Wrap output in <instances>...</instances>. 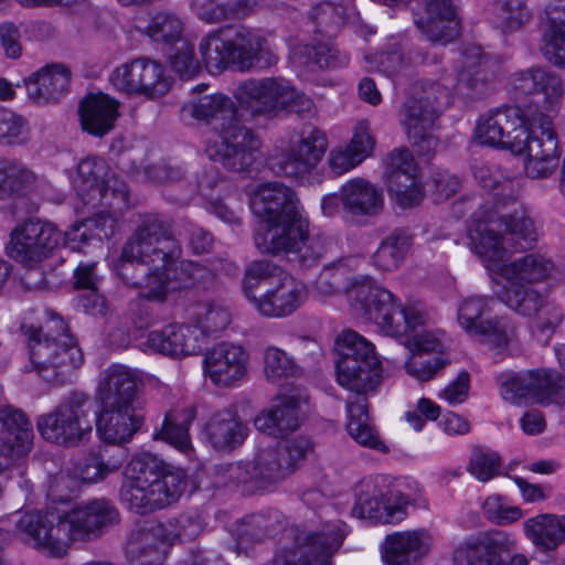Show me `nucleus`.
I'll return each instance as SVG.
<instances>
[{"instance_id":"obj_1","label":"nucleus","mask_w":565,"mask_h":565,"mask_svg":"<svg viewBox=\"0 0 565 565\" xmlns=\"http://www.w3.org/2000/svg\"><path fill=\"white\" fill-rule=\"evenodd\" d=\"M181 246L173 222L159 213L138 216L136 227L121 250L118 275L127 284L143 288L149 299L163 301L174 291L203 284L212 270L234 275L237 266L220 258L209 269L192 260H180Z\"/></svg>"},{"instance_id":"obj_2","label":"nucleus","mask_w":565,"mask_h":565,"mask_svg":"<svg viewBox=\"0 0 565 565\" xmlns=\"http://www.w3.org/2000/svg\"><path fill=\"white\" fill-rule=\"evenodd\" d=\"M476 181L492 196L493 212L476 220L469 228L470 249L493 274H501L510 254L530 249L537 239L532 218L519 209L521 179L500 166L481 163L475 167Z\"/></svg>"},{"instance_id":"obj_3","label":"nucleus","mask_w":565,"mask_h":565,"mask_svg":"<svg viewBox=\"0 0 565 565\" xmlns=\"http://www.w3.org/2000/svg\"><path fill=\"white\" fill-rule=\"evenodd\" d=\"M250 210L259 220L253 239L260 254L312 266L329 253L331 239L310 234V221L303 206L285 184L258 185L250 198Z\"/></svg>"},{"instance_id":"obj_4","label":"nucleus","mask_w":565,"mask_h":565,"mask_svg":"<svg viewBox=\"0 0 565 565\" xmlns=\"http://www.w3.org/2000/svg\"><path fill=\"white\" fill-rule=\"evenodd\" d=\"M15 534L40 554L64 557L76 542H89L118 522L119 513L106 499H93L68 510L14 515Z\"/></svg>"},{"instance_id":"obj_5","label":"nucleus","mask_w":565,"mask_h":565,"mask_svg":"<svg viewBox=\"0 0 565 565\" xmlns=\"http://www.w3.org/2000/svg\"><path fill=\"white\" fill-rule=\"evenodd\" d=\"M184 119L203 121L217 135L209 141L205 152L225 169L249 172L262 157L263 139L238 118V106L222 93L194 96L181 107Z\"/></svg>"},{"instance_id":"obj_6","label":"nucleus","mask_w":565,"mask_h":565,"mask_svg":"<svg viewBox=\"0 0 565 565\" xmlns=\"http://www.w3.org/2000/svg\"><path fill=\"white\" fill-rule=\"evenodd\" d=\"M482 61L481 47L470 45L461 55L459 62L462 66L457 71L456 81L451 76H443L440 81L425 78L413 84L401 110L399 121L420 153L428 154L436 149L438 140L431 135V129L450 104L452 89L465 85L479 93L484 86V77L477 68Z\"/></svg>"},{"instance_id":"obj_7","label":"nucleus","mask_w":565,"mask_h":565,"mask_svg":"<svg viewBox=\"0 0 565 565\" xmlns=\"http://www.w3.org/2000/svg\"><path fill=\"white\" fill-rule=\"evenodd\" d=\"M74 186L84 205L98 209L93 217L73 224L65 232V246L79 252L92 241L100 243L111 237L129 202L126 183L114 177L106 178L105 162L97 158H86L78 163Z\"/></svg>"},{"instance_id":"obj_8","label":"nucleus","mask_w":565,"mask_h":565,"mask_svg":"<svg viewBox=\"0 0 565 565\" xmlns=\"http://www.w3.org/2000/svg\"><path fill=\"white\" fill-rule=\"evenodd\" d=\"M475 139L492 148L524 154L525 172L533 179L551 175L558 164V142L541 134L527 122L526 114L515 106H505L481 115L475 128Z\"/></svg>"},{"instance_id":"obj_9","label":"nucleus","mask_w":565,"mask_h":565,"mask_svg":"<svg viewBox=\"0 0 565 565\" xmlns=\"http://www.w3.org/2000/svg\"><path fill=\"white\" fill-rule=\"evenodd\" d=\"M140 385L138 373L121 364L110 365L100 373L96 392L99 412L95 426L103 441L122 445L141 429L145 414Z\"/></svg>"},{"instance_id":"obj_10","label":"nucleus","mask_w":565,"mask_h":565,"mask_svg":"<svg viewBox=\"0 0 565 565\" xmlns=\"http://www.w3.org/2000/svg\"><path fill=\"white\" fill-rule=\"evenodd\" d=\"M185 484L182 470L168 466L152 454H140L126 466L120 499L129 510L145 514L175 502Z\"/></svg>"},{"instance_id":"obj_11","label":"nucleus","mask_w":565,"mask_h":565,"mask_svg":"<svg viewBox=\"0 0 565 565\" xmlns=\"http://www.w3.org/2000/svg\"><path fill=\"white\" fill-rule=\"evenodd\" d=\"M352 307L375 322L383 333L405 337L427 328V315L419 302L402 307L399 299L371 276L355 278L348 289Z\"/></svg>"},{"instance_id":"obj_12","label":"nucleus","mask_w":565,"mask_h":565,"mask_svg":"<svg viewBox=\"0 0 565 565\" xmlns=\"http://www.w3.org/2000/svg\"><path fill=\"white\" fill-rule=\"evenodd\" d=\"M22 331L33 369L43 380H63L83 364V352L60 316L47 311L44 324H23Z\"/></svg>"},{"instance_id":"obj_13","label":"nucleus","mask_w":565,"mask_h":565,"mask_svg":"<svg viewBox=\"0 0 565 565\" xmlns=\"http://www.w3.org/2000/svg\"><path fill=\"white\" fill-rule=\"evenodd\" d=\"M340 359L337 381L343 388L356 394L373 392L383 380L382 363L372 342L353 330L337 338Z\"/></svg>"},{"instance_id":"obj_14","label":"nucleus","mask_w":565,"mask_h":565,"mask_svg":"<svg viewBox=\"0 0 565 565\" xmlns=\"http://www.w3.org/2000/svg\"><path fill=\"white\" fill-rule=\"evenodd\" d=\"M93 402L83 392H73L57 406L36 419V428L43 439L63 447H76L87 443L93 433Z\"/></svg>"},{"instance_id":"obj_15","label":"nucleus","mask_w":565,"mask_h":565,"mask_svg":"<svg viewBox=\"0 0 565 565\" xmlns=\"http://www.w3.org/2000/svg\"><path fill=\"white\" fill-rule=\"evenodd\" d=\"M513 84L521 93L533 95L524 110L529 125L537 127L545 137L557 140L553 121L564 94L559 76L552 71L533 67L515 74Z\"/></svg>"},{"instance_id":"obj_16","label":"nucleus","mask_w":565,"mask_h":565,"mask_svg":"<svg viewBox=\"0 0 565 565\" xmlns=\"http://www.w3.org/2000/svg\"><path fill=\"white\" fill-rule=\"evenodd\" d=\"M497 296L510 310L531 319V333L541 342H548L565 320L563 306L532 286L512 285Z\"/></svg>"},{"instance_id":"obj_17","label":"nucleus","mask_w":565,"mask_h":565,"mask_svg":"<svg viewBox=\"0 0 565 565\" xmlns=\"http://www.w3.org/2000/svg\"><path fill=\"white\" fill-rule=\"evenodd\" d=\"M349 526L341 520L327 522L316 530L297 531L290 547L277 555L273 565H332Z\"/></svg>"},{"instance_id":"obj_18","label":"nucleus","mask_w":565,"mask_h":565,"mask_svg":"<svg viewBox=\"0 0 565 565\" xmlns=\"http://www.w3.org/2000/svg\"><path fill=\"white\" fill-rule=\"evenodd\" d=\"M324 216L342 215L344 218H369L377 216L384 207L383 191L371 181L354 178L347 181L337 193H330L321 200Z\"/></svg>"},{"instance_id":"obj_19","label":"nucleus","mask_w":565,"mask_h":565,"mask_svg":"<svg viewBox=\"0 0 565 565\" xmlns=\"http://www.w3.org/2000/svg\"><path fill=\"white\" fill-rule=\"evenodd\" d=\"M109 79L116 90L147 99L164 96L172 85L166 67L149 57H137L120 64L111 72Z\"/></svg>"},{"instance_id":"obj_20","label":"nucleus","mask_w":565,"mask_h":565,"mask_svg":"<svg viewBox=\"0 0 565 565\" xmlns=\"http://www.w3.org/2000/svg\"><path fill=\"white\" fill-rule=\"evenodd\" d=\"M61 244L65 246V233L62 234L54 224L28 220L11 233L7 253L18 263L32 265L46 258Z\"/></svg>"},{"instance_id":"obj_21","label":"nucleus","mask_w":565,"mask_h":565,"mask_svg":"<svg viewBox=\"0 0 565 565\" xmlns=\"http://www.w3.org/2000/svg\"><path fill=\"white\" fill-rule=\"evenodd\" d=\"M407 504L408 500L399 491L369 479L358 486L351 514L373 523L396 524L405 519Z\"/></svg>"},{"instance_id":"obj_22","label":"nucleus","mask_w":565,"mask_h":565,"mask_svg":"<svg viewBox=\"0 0 565 565\" xmlns=\"http://www.w3.org/2000/svg\"><path fill=\"white\" fill-rule=\"evenodd\" d=\"M289 92V81L284 77L249 78L236 87L234 97L253 119L274 118Z\"/></svg>"},{"instance_id":"obj_23","label":"nucleus","mask_w":565,"mask_h":565,"mask_svg":"<svg viewBox=\"0 0 565 565\" xmlns=\"http://www.w3.org/2000/svg\"><path fill=\"white\" fill-rule=\"evenodd\" d=\"M501 397L515 405L551 404L553 371L547 369L501 373L497 376Z\"/></svg>"},{"instance_id":"obj_24","label":"nucleus","mask_w":565,"mask_h":565,"mask_svg":"<svg viewBox=\"0 0 565 565\" xmlns=\"http://www.w3.org/2000/svg\"><path fill=\"white\" fill-rule=\"evenodd\" d=\"M249 353L239 345L222 342L205 353L203 372L217 387L228 388L242 382L248 372Z\"/></svg>"},{"instance_id":"obj_25","label":"nucleus","mask_w":565,"mask_h":565,"mask_svg":"<svg viewBox=\"0 0 565 565\" xmlns=\"http://www.w3.org/2000/svg\"><path fill=\"white\" fill-rule=\"evenodd\" d=\"M230 477L258 490H271L290 476L278 448L259 450L253 460L231 463Z\"/></svg>"},{"instance_id":"obj_26","label":"nucleus","mask_w":565,"mask_h":565,"mask_svg":"<svg viewBox=\"0 0 565 565\" xmlns=\"http://www.w3.org/2000/svg\"><path fill=\"white\" fill-rule=\"evenodd\" d=\"M306 285L282 271L274 277L269 287L258 298H254L253 306L265 317L284 318L294 313L307 299Z\"/></svg>"},{"instance_id":"obj_27","label":"nucleus","mask_w":565,"mask_h":565,"mask_svg":"<svg viewBox=\"0 0 565 565\" xmlns=\"http://www.w3.org/2000/svg\"><path fill=\"white\" fill-rule=\"evenodd\" d=\"M327 147V137L321 130H305L281 157L279 169L287 177L306 180L321 162Z\"/></svg>"},{"instance_id":"obj_28","label":"nucleus","mask_w":565,"mask_h":565,"mask_svg":"<svg viewBox=\"0 0 565 565\" xmlns=\"http://www.w3.org/2000/svg\"><path fill=\"white\" fill-rule=\"evenodd\" d=\"M205 344L203 329L194 324L178 323L151 331L145 343L154 352L178 359L199 354Z\"/></svg>"},{"instance_id":"obj_29","label":"nucleus","mask_w":565,"mask_h":565,"mask_svg":"<svg viewBox=\"0 0 565 565\" xmlns=\"http://www.w3.org/2000/svg\"><path fill=\"white\" fill-rule=\"evenodd\" d=\"M433 545L434 536L426 529L396 531L385 536L382 557L386 565H416L429 554Z\"/></svg>"},{"instance_id":"obj_30","label":"nucleus","mask_w":565,"mask_h":565,"mask_svg":"<svg viewBox=\"0 0 565 565\" xmlns=\"http://www.w3.org/2000/svg\"><path fill=\"white\" fill-rule=\"evenodd\" d=\"M300 403L298 393L278 395L268 408L255 417V428L275 438L294 433L300 426Z\"/></svg>"},{"instance_id":"obj_31","label":"nucleus","mask_w":565,"mask_h":565,"mask_svg":"<svg viewBox=\"0 0 565 565\" xmlns=\"http://www.w3.org/2000/svg\"><path fill=\"white\" fill-rule=\"evenodd\" d=\"M415 23L429 41L443 45L455 40L459 33L457 10L451 0H425Z\"/></svg>"},{"instance_id":"obj_32","label":"nucleus","mask_w":565,"mask_h":565,"mask_svg":"<svg viewBox=\"0 0 565 565\" xmlns=\"http://www.w3.org/2000/svg\"><path fill=\"white\" fill-rule=\"evenodd\" d=\"M234 65L241 71L267 68L278 61L275 47L256 31L239 30L233 38Z\"/></svg>"},{"instance_id":"obj_33","label":"nucleus","mask_w":565,"mask_h":565,"mask_svg":"<svg viewBox=\"0 0 565 565\" xmlns=\"http://www.w3.org/2000/svg\"><path fill=\"white\" fill-rule=\"evenodd\" d=\"M0 423V443L17 461L25 458L31 452L34 440L33 427L25 414L12 405L1 404Z\"/></svg>"},{"instance_id":"obj_34","label":"nucleus","mask_w":565,"mask_h":565,"mask_svg":"<svg viewBox=\"0 0 565 565\" xmlns=\"http://www.w3.org/2000/svg\"><path fill=\"white\" fill-rule=\"evenodd\" d=\"M204 431L214 449L228 451L244 443L248 427L234 409L226 408L211 416Z\"/></svg>"},{"instance_id":"obj_35","label":"nucleus","mask_w":565,"mask_h":565,"mask_svg":"<svg viewBox=\"0 0 565 565\" xmlns=\"http://www.w3.org/2000/svg\"><path fill=\"white\" fill-rule=\"evenodd\" d=\"M555 270L553 260L540 253H530L507 263L500 276L507 281L501 289L512 285L541 282L550 278Z\"/></svg>"},{"instance_id":"obj_36","label":"nucleus","mask_w":565,"mask_h":565,"mask_svg":"<svg viewBox=\"0 0 565 565\" xmlns=\"http://www.w3.org/2000/svg\"><path fill=\"white\" fill-rule=\"evenodd\" d=\"M475 547L483 551L478 565H530L529 557L516 551V537L504 531L482 533V540Z\"/></svg>"},{"instance_id":"obj_37","label":"nucleus","mask_w":565,"mask_h":565,"mask_svg":"<svg viewBox=\"0 0 565 565\" xmlns=\"http://www.w3.org/2000/svg\"><path fill=\"white\" fill-rule=\"evenodd\" d=\"M83 129L90 135L102 137L108 134L118 117V103L104 95H89L79 107Z\"/></svg>"},{"instance_id":"obj_38","label":"nucleus","mask_w":565,"mask_h":565,"mask_svg":"<svg viewBox=\"0 0 565 565\" xmlns=\"http://www.w3.org/2000/svg\"><path fill=\"white\" fill-rule=\"evenodd\" d=\"M196 409L193 405L177 406L164 416L161 428L153 434L154 439H161L186 456H191L193 447L189 427L194 420Z\"/></svg>"},{"instance_id":"obj_39","label":"nucleus","mask_w":565,"mask_h":565,"mask_svg":"<svg viewBox=\"0 0 565 565\" xmlns=\"http://www.w3.org/2000/svg\"><path fill=\"white\" fill-rule=\"evenodd\" d=\"M70 72L62 65H49L24 79L28 96L36 102H50L66 93Z\"/></svg>"},{"instance_id":"obj_40","label":"nucleus","mask_w":565,"mask_h":565,"mask_svg":"<svg viewBox=\"0 0 565 565\" xmlns=\"http://www.w3.org/2000/svg\"><path fill=\"white\" fill-rule=\"evenodd\" d=\"M523 532L529 541L544 551H554L565 542V513H543L523 522Z\"/></svg>"},{"instance_id":"obj_41","label":"nucleus","mask_w":565,"mask_h":565,"mask_svg":"<svg viewBox=\"0 0 565 565\" xmlns=\"http://www.w3.org/2000/svg\"><path fill=\"white\" fill-rule=\"evenodd\" d=\"M296 67L316 72L324 67H342L349 64V56L324 43L296 44L290 52Z\"/></svg>"},{"instance_id":"obj_42","label":"nucleus","mask_w":565,"mask_h":565,"mask_svg":"<svg viewBox=\"0 0 565 565\" xmlns=\"http://www.w3.org/2000/svg\"><path fill=\"white\" fill-rule=\"evenodd\" d=\"M413 245L412 236L402 230L387 235L372 255L371 262L375 269L383 273L396 270L404 262Z\"/></svg>"},{"instance_id":"obj_43","label":"nucleus","mask_w":565,"mask_h":565,"mask_svg":"<svg viewBox=\"0 0 565 565\" xmlns=\"http://www.w3.org/2000/svg\"><path fill=\"white\" fill-rule=\"evenodd\" d=\"M347 412L349 416L347 430L359 445L380 451L387 450L377 430L370 422L366 403L362 401L348 403Z\"/></svg>"},{"instance_id":"obj_44","label":"nucleus","mask_w":565,"mask_h":565,"mask_svg":"<svg viewBox=\"0 0 565 565\" xmlns=\"http://www.w3.org/2000/svg\"><path fill=\"white\" fill-rule=\"evenodd\" d=\"M199 52L202 63L212 74L222 72L231 64L234 65L233 40L224 39L221 31L210 32L202 38Z\"/></svg>"},{"instance_id":"obj_45","label":"nucleus","mask_w":565,"mask_h":565,"mask_svg":"<svg viewBox=\"0 0 565 565\" xmlns=\"http://www.w3.org/2000/svg\"><path fill=\"white\" fill-rule=\"evenodd\" d=\"M140 31L153 42L173 44L182 39L184 21L175 12L161 10L156 12Z\"/></svg>"},{"instance_id":"obj_46","label":"nucleus","mask_w":565,"mask_h":565,"mask_svg":"<svg viewBox=\"0 0 565 565\" xmlns=\"http://www.w3.org/2000/svg\"><path fill=\"white\" fill-rule=\"evenodd\" d=\"M470 337L499 353L503 352L515 337V328L507 317H492L477 328Z\"/></svg>"},{"instance_id":"obj_47","label":"nucleus","mask_w":565,"mask_h":565,"mask_svg":"<svg viewBox=\"0 0 565 565\" xmlns=\"http://www.w3.org/2000/svg\"><path fill=\"white\" fill-rule=\"evenodd\" d=\"M42 180L24 163L9 159L3 199L22 198L36 192Z\"/></svg>"},{"instance_id":"obj_48","label":"nucleus","mask_w":565,"mask_h":565,"mask_svg":"<svg viewBox=\"0 0 565 565\" xmlns=\"http://www.w3.org/2000/svg\"><path fill=\"white\" fill-rule=\"evenodd\" d=\"M169 545L161 523L134 531L127 542L126 551L132 558L150 555L160 546Z\"/></svg>"},{"instance_id":"obj_49","label":"nucleus","mask_w":565,"mask_h":565,"mask_svg":"<svg viewBox=\"0 0 565 565\" xmlns=\"http://www.w3.org/2000/svg\"><path fill=\"white\" fill-rule=\"evenodd\" d=\"M493 299L489 296L471 295L463 298L458 305L457 319L459 326L472 334L486 320L483 316L491 311Z\"/></svg>"},{"instance_id":"obj_50","label":"nucleus","mask_w":565,"mask_h":565,"mask_svg":"<svg viewBox=\"0 0 565 565\" xmlns=\"http://www.w3.org/2000/svg\"><path fill=\"white\" fill-rule=\"evenodd\" d=\"M298 366L288 353L277 347H267L264 351V374L268 382L279 384L296 376Z\"/></svg>"},{"instance_id":"obj_51","label":"nucleus","mask_w":565,"mask_h":565,"mask_svg":"<svg viewBox=\"0 0 565 565\" xmlns=\"http://www.w3.org/2000/svg\"><path fill=\"white\" fill-rule=\"evenodd\" d=\"M386 183L397 180L402 184L419 182L418 168L407 149L393 150L385 160Z\"/></svg>"},{"instance_id":"obj_52","label":"nucleus","mask_w":565,"mask_h":565,"mask_svg":"<svg viewBox=\"0 0 565 565\" xmlns=\"http://www.w3.org/2000/svg\"><path fill=\"white\" fill-rule=\"evenodd\" d=\"M284 270L268 260H255L250 263L246 270L243 280V291L248 301L253 305L254 298H258L255 289L259 284L264 282L269 287L274 277L278 276Z\"/></svg>"},{"instance_id":"obj_53","label":"nucleus","mask_w":565,"mask_h":565,"mask_svg":"<svg viewBox=\"0 0 565 565\" xmlns=\"http://www.w3.org/2000/svg\"><path fill=\"white\" fill-rule=\"evenodd\" d=\"M164 527L169 545L175 541H191L195 539L203 529V520L198 513L182 514L177 519L161 523Z\"/></svg>"},{"instance_id":"obj_54","label":"nucleus","mask_w":565,"mask_h":565,"mask_svg":"<svg viewBox=\"0 0 565 565\" xmlns=\"http://www.w3.org/2000/svg\"><path fill=\"white\" fill-rule=\"evenodd\" d=\"M449 364L447 355L424 359L423 354L411 353L404 367L406 373L419 382H427L437 376Z\"/></svg>"},{"instance_id":"obj_55","label":"nucleus","mask_w":565,"mask_h":565,"mask_svg":"<svg viewBox=\"0 0 565 565\" xmlns=\"http://www.w3.org/2000/svg\"><path fill=\"white\" fill-rule=\"evenodd\" d=\"M500 11L497 23L505 33L521 30L532 18L526 0H504Z\"/></svg>"},{"instance_id":"obj_56","label":"nucleus","mask_w":565,"mask_h":565,"mask_svg":"<svg viewBox=\"0 0 565 565\" xmlns=\"http://www.w3.org/2000/svg\"><path fill=\"white\" fill-rule=\"evenodd\" d=\"M124 461V455L110 457L107 460L100 455H93L84 461L79 475L84 482L96 483L109 473L117 471Z\"/></svg>"},{"instance_id":"obj_57","label":"nucleus","mask_w":565,"mask_h":565,"mask_svg":"<svg viewBox=\"0 0 565 565\" xmlns=\"http://www.w3.org/2000/svg\"><path fill=\"white\" fill-rule=\"evenodd\" d=\"M405 345L411 353H436L437 355H446L444 352V332L439 330L423 328L414 334H408L405 340Z\"/></svg>"},{"instance_id":"obj_58","label":"nucleus","mask_w":565,"mask_h":565,"mask_svg":"<svg viewBox=\"0 0 565 565\" xmlns=\"http://www.w3.org/2000/svg\"><path fill=\"white\" fill-rule=\"evenodd\" d=\"M500 468L501 458L497 452L476 449L471 455L467 469L476 479L487 482L500 473Z\"/></svg>"},{"instance_id":"obj_59","label":"nucleus","mask_w":565,"mask_h":565,"mask_svg":"<svg viewBox=\"0 0 565 565\" xmlns=\"http://www.w3.org/2000/svg\"><path fill=\"white\" fill-rule=\"evenodd\" d=\"M482 509L488 520L498 525L513 523L522 516L518 507L511 505L504 497L499 494L488 497L482 504Z\"/></svg>"},{"instance_id":"obj_60","label":"nucleus","mask_w":565,"mask_h":565,"mask_svg":"<svg viewBox=\"0 0 565 565\" xmlns=\"http://www.w3.org/2000/svg\"><path fill=\"white\" fill-rule=\"evenodd\" d=\"M277 448L279 449L282 461L291 476L306 460V458L313 452L315 445L309 437L297 436L286 441L282 447Z\"/></svg>"},{"instance_id":"obj_61","label":"nucleus","mask_w":565,"mask_h":565,"mask_svg":"<svg viewBox=\"0 0 565 565\" xmlns=\"http://www.w3.org/2000/svg\"><path fill=\"white\" fill-rule=\"evenodd\" d=\"M195 316V326L203 329L205 337L225 329L231 322V315L225 308L211 303L199 306Z\"/></svg>"},{"instance_id":"obj_62","label":"nucleus","mask_w":565,"mask_h":565,"mask_svg":"<svg viewBox=\"0 0 565 565\" xmlns=\"http://www.w3.org/2000/svg\"><path fill=\"white\" fill-rule=\"evenodd\" d=\"M26 132V120L15 113L0 107V140L7 143L22 141Z\"/></svg>"},{"instance_id":"obj_63","label":"nucleus","mask_w":565,"mask_h":565,"mask_svg":"<svg viewBox=\"0 0 565 565\" xmlns=\"http://www.w3.org/2000/svg\"><path fill=\"white\" fill-rule=\"evenodd\" d=\"M386 184L390 194L402 207L415 206L419 204L424 198V189L420 181L402 184L395 179Z\"/></svg>"},{"instance_id":"obj_64","label":"nucleus","mask_w":565,"mask_h":565,"mask_svg":"<svg viewBox=\"0 0 565 565\" xmlns=\"http://www.w3.org/2000/svg\"><path fill=\"white\" fill-rule=\"evenodd\" d=\"M470 376L466 371H461L457 377L449 382L438 394V397L446 401L449 405L463 403L469 394Z\"/></svg>"}]
</instances>
